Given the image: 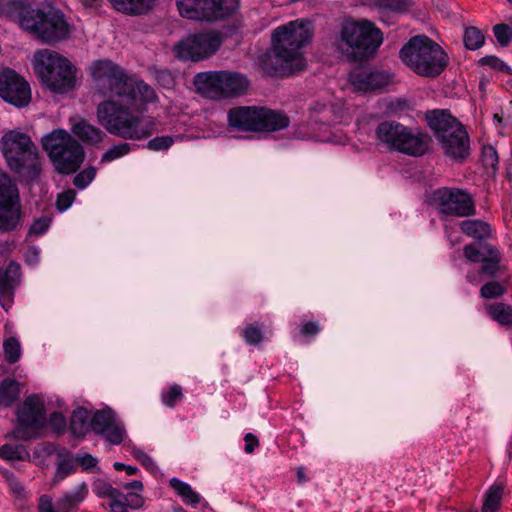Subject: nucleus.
Returning <instances> with one entry per match:
<instances>
[{"instance_id":"obj_22","label":"nucleus","mask_w":512,"mask_h":512,"mask_svg":"<svg viewBox=\"0 0 512 512\" xmlns=\"http://www.w3.org/2000/svg\"><path fill=\"white\" fill-rule=\"evenodd\" d=\"M15 440L29 443L32 437V396L16 409V421L12 431Z\"/></svg>"},{"instance_id":"obj_32","label":"nucleus","mask_w":512,"mask_h":512,"mask_svg":"<svg viewBox=\"0 0 512 512\" xmlns=\"http://www.w3.org/2000/svg\"><path fill=\"white\" fill-rule=\"evenodd\" d=\"M0 458L8 461H25L29 460L30 454L28 446L23 444H5L0 447Z\"/></svg>"},{"instance_id":"obj_57","label":"nucleus","mask_w":512,"mask_h":512,"mask_svg":"<svg viewBox=\"0 0 512 512\" xmlns=\"http://www.w3.org/2000/svg\"><path fill=\"white\" fill-rule=\"evenodd\" d=\"M319 330V324L315 321L303 323L300 328V332L303 336H315Z\"/></svg>"},{"instance_id":"obj_59","label":"nucleus","mask_w":512,"mask_h":512,"mask_svg":"<svg viewBox=\"0 0 512 512\" xmlns=\"http://www.w3.org/2000/svg\"><path fill=\"white\" fill-rule=\"evenodd\" d=\"M244 441V450L248 454L252 453L255 450V448L259 446L258 438L252 433H247L244 437Z\"/></svg>"},{"instance_id":"obj_42","label":"nucleus","mask_w":512,"mask_h":512,"mask_svg":"<svg viewBox=\"0 0 512 512\" xmlns=\"http://www.w3.org/2000/svg\"><path fill=\"white\" fill-rule=\"evenodd\" d=\"M506 293V288L498 281H489L480 289V295L484 299H496Z\"/></svg>"},{"instance_id":"obj_49","label":"nucleus","mask_w":512,"mask_h":512,"mask_svg":"<svg viewBox=\"0 0 512 512\" xmlns=\"http://www.w3.org/2000/svg\"><path fill=\"white\" fill-rule=\"evenodd\" d=\"M243 337L249 345H258L263 340L262 330L259 326L248 325L243 330Z\"/></svg>"},{"instance_id":"obj_15","label":"nucleus","mask_w":512,"mask_h":512,"mask_svg":"<svg viewBox=\"0 0 512 512\" xmlns=\"http://www.w3.org/2000/svg\"><path fill=\"white\" fill-rule=\"evenodd\" d=\"M432 201L439 213L452 217H469L476 213L469 192L459 188L442 187L433 192Z\"/></svg>"},{"instance_id":"obj_30","label":"nucleus","mask_w":512,"mask_h":512,"mask_svg":"<svg viewBox=\"0 0 512 512\" xmlns=\"http://www.w3.org/2000/svg\"><path fill=\"white\" fill-rule=\"evenodd\" d=\"M89 412L83 407L75 409L70 419V430L75 437H83L88 431Z\"/></svg>"},{"instance_id":"obj_31","label":"nucleus","mask_w":512,"mask_h":512,"mask_svg":"<svg viewBox=\"0 0 512 512\" xmlns=\"http://www.w3.org/2000/svg\"><path fill=\"white\" fill-rule=\"evenodd\" d=\"M169 485L174 489L177 495L182 498L184 503L189 505H197L200 503V495L195 492L188 483L178 478H171Z\"/></svg>"},{"instance_id":"obj_56","label":"nucleus","mask_w":512,"mask_h":512,"mask_svg":"<svg viewBox=\"0 0 512 512\" xmlns=\"http://www.w3.org/2000/svg\"><path fill=\"white\" fill-rule=\"evenodd\" d=\"M75 460L81 465L84 469H90L96 466L97 459L93 457L91 454L85 453L83 455H77Z\"/></svg>"},{"instance_id":"obj_2","label":"nucleus","mask_w":512,"mask_h":512,"mask_svg":"<svg viewBox=\"0 0 512 512\" xmlns=\"http://www.w3.org/2000/svg\"><path fill=\"white\" fill-rule=\"evenodd\" d=\"M313 31V23L306 19L290 21L276 28L272 34L267 71L277 76H289L303 70L306 60L302 48L310 42Z\"/></svg>"},{"instance_id":"obj_6","label":"nucleus","mask_w":512,"mask_h":512,"mask_svg":"<svg viewBox=\"0 0 512 512\" xmlns=\"http://www.w3.org/2000/svg\"><path fill=\"white\" fill-rule=\"evenodd\" d=\"M43 149L61 175L78 171L85 160V151L79 141L63 129H56L42 138Z\"/></svg>"},{"instance_id":"obj_17","label":"nucleus","mask_w":512,"mask_h":512,"mask_svg":"<svg viewBox=\"0 0 512 512\" xmlns=\"http://www.w3.org/2000/svg\"><path fill=\"white\" fill-rule=\"evenodd\" d=\"M0 97L5 102L22 108L30 102V85L13 69L0 67Z\"/></svg>"},{"instance_id":"obj_39","label":"nucleus","mask_w":512,"mask_h":512,"mask_svg":"<svg viewBox=\"0 0 512 512\" xmlns=\"http://www.w3.org/2000/svg\"><path fill=\"white\" fill-rule=\"evenodd\" d=\"M58 458L56 473L60 479H63L75 470L74 459L72 454L67 450L60 452Z\"/></svg>"},{"instance_id":"obj_44","label":"nucleus","mask_w":512,"mask_h":512,"mask_svg":"<svg viewBox=\"0 0 512 512\" xmlns=\"http://www.w3.org/2000/svg\"><path fill=\"white\" fill-rule=\"evenodd\" d=\"M3 348L5 358L8 362L14 363L20 358L21 347L17 339L13 337L8 338L4 341Z\"/></svg>"},{"instance_id":"obj_13","label":"nucleus","mask_w":512,"mask_h":512,"mask_svg":"<svg viewBox=\"0 0 512 512\" xmlns=\"http://www.w3.org/2000/svg\"><path fill=\"white\" fill-rule=\"evenodd\" d=\"M176 6L184 18L212 22L231 16L239 0H176Z\"/></svg>"},{"instance_id":"obj_41","label":"nucleus","mask_w":512,"mask_h":512,"mask_svg":"<svg viewBox=\"0 0 512 512\" xmlns=\"http://www.w3.org/2000/svg\"><path fill=\"white\" fill-rule=\"evenodd\" d=\"M93 492L98 498L110 499L112 497H118L120 490L115 488L111 483L103 479H98L93 484Z\"/></svg>"},{"instance_id":"obj_55","label":"nucleus","mask_w":512,"mask_h":512,"mask_svg":"<svg viewBox=\"0 0 512 512\" xmlns=\"http://www.w3.org/2000/svg\"><path fill=\"white\" fill-rule=\"evenodd\" d=\"M124 498L126 501L127 509H140L144 505V497L138 493H129L127 495L124 494Z\"/></svg>"},{"instance_id":"obj_25","label":"nucleus","mask_w":512,"mask_h":512,"mask_svg":"<svg viewBox=\"0 0 512 512\" xmlns=\"http://www.w3.org/2000/svg\"><path fill=\"white\" fill-rule=\"evenodd\" d=\"M483 250L484 255L480 261L482 265L479 273L488 277H495L500 272L502 256L499 250L490 244L484 245Z\"/></svg>"},{"instance_id":"obj_12","label":"nucleus","mask_w":512,"mask_h":512,"mask_svg":"<svg viewBox=\"0 0 512 512\" xmlns=\"http://www.w3.org/2000/svg\"><path fill=\"white\" fill-rule=\"evenodd\" d=\"M0 150L13 172L21 175L30 171L32 140L28 133L18 128L5 132L0 139Z\"/></svg>"},{"instance_id":"obj_8","label":"nucleus","mask_w":512,"mask_h":512,"mask_svg":"<svg viewBox=\"0 0 512 512\" xmlns=\"http://www.w3.org/2000/svg\"><path fill=\"white\" fill-rule=\"evenodd\" d=\"M378 144L389 151L420 157L429 149L430 136L396 121H383L375 129Z\"/></svg>"},{"instance_id":"obj_37","label":"nucleus","mask_w":512,"mask_h":512,"mask_svg":"<svg viewBox=\"0 0 512 512\" xmlns=\"http://www.w3.org/2000/svg\"><path fill=\"white\" fill-rule=\"evenodd\" d=\"M485 36L474 26L468 27L464 31L463 42L467 49L476 50L483 46Z\"/></svg>"},{"instance_id":"obj_48","label":"nucleus","mask_w":512,"mask_h":512,"mask_svg":"<svg viewBox=\"0 0 512 512\" xmlns=\"http://www.w3.org/2000/svg\"><path fill=\"white\" fill-rule=\"evenodd\" d=\"M56 451V446L52 443H39L34 447V458L37 459V465H43L46 457L51 456Z\"/></svg>"},{"instance_id":"obj_33","label":"nucleus","mask_w":512,"mask_h":512,"mask_svg":"<svg viewBox=\"0 0 512 512\" xmlns=\"http://www.w3.org/2000/svg\"><path fill=\"white\" fill-rule=\"evenodd\" d=\"M372 4L380 12L391 11L394 13H406L414 5L413 0H372Z\"/></svg>"},{"instance_id":"obj_47","label":"nucleus","mask_w":512,"mask_h":512,"mask_svg":"<svg viewBox=\"0 0 512 512\" xmlns=\"http://www.w3.org/2000/svg\"><path fill=\"white\" fill-rule=\"evenodd\" d=\"M76 198V192L73 189H67L57 195L56 208L60 212L66 211L71 207Z\"/></svg>"},{"instance_id":"obj_36","label":"nucleus","mask_w":512,"mask_h":512,"mask_svg":"<svg viewBox=\"0 0 512 512\" xmlns=\"http://www.w3.org/2000/svg\"><path fill=\"white\" fill-rule=\"evenodd\" d=\"M503 495V487L500 485H493L490 487L485 495L482 506V512H497L500 507Z\"/></svg>"},{"instance_id":"obj_64","label":"nucleus","mask_w":512,"mask_h":512,"mask_svg":"<svg viewBox=\"0 0 512 512\" xmlns=\"http://www.w3.org/2000/svg\"><path fill=\"white\" fill-rule=\"evenodd\" d=\"M124 471L127 473V475H134L138 472V468L135 466L126 465Z\"/></svg>"},{"instance_id":"obj_26","label":"nucleus","mask_w":512,"mask_h":512,"mask_svg":"<svg viewBox=\"0 0 512 512\" xmlns=\"http://www.w3.org/2000/svg\"><path fill=\"white\" fill-rule=\"evenodd\" d=\"M88 494V488L85 483L79 484L73 491L65 493L56 501V508L60 512H70L84 501Z\"/></svg>"},{"instance_id":"obj_54","label":"nucleus","mask_w":512,"mask_h":512,"mask_svg":"<svg viewBox=\"0 0 512 512\" xmlns=\"http://www.w3.org/2000/svg\"><path fill=\"white\" fill-rule=\"evenodd\" d=\"M108 508L110 512H129L127 509L124 494L120 491L118 497L109 499Z\"/></svg>"},{"instance_id":"obj_9","label":"nucleus","mask_w":512,"mask_h":512,"mask_svg":"<svg viewBox=\"0 0 512 512\" xmlns=\"http://www.w3.org/2000/svg\"><path fill=\"white\" fill-rule=\"evenodd\" d=\"M34 60L36 72L47 89L63 94L75 87V70L65 57L44 49L34 55Z\"/></svg>"},{"instance_id":"obj_43","label":"nucleus","mask_w":512,"mask_h":512,"mask_svg":"<svg viewBox=\"0 0 512 512\" xmlns=\"http://www.w3.org/2000/svg\"><path fill=\"white\" fill-rule=\"evenodd\" d=\"M97 170L89 166L78 172L73 178V185L78 189H85L96 177Z\"/></svg>"},{"instance_id":"obj_16","label":"nucleus","mask_w":512,"mask_h":512,"mask_svg":"<svg viewBox=\"0 0 512 512\" xmlns=\"http://www.w3.org/2000/svg\"><path fill=\"white\" fill-rule=\"evenodd\" d=\"M20 220V204L16 185L4 172H0V230L10 231Z\"/></svg>"},{"instance_id":"obj_63","label":"nucleus","mask_w":512,"mask_h":512,"mask_svg":"<svg viewBox=\"0 0 512 512\" xmlns=\"http://www.w3.org/2000/svg\"><path fill=\"white\" fill-rule=\"evenodd\" d=\"M297 479L299 483H303L307 480L305 474H304V468L299 467L297 469Z\"/></svg>"},{"instance_id":"obj_46","label":"nucleus","mask_w":512,"mask_h":512,"mask_svg":"<svg viewBox=\"0 0 512 512\" xmlns=\"http://www.w3.org/2000/svg\"><path fill=\"white\" fill-rule=\"evenodd\" d=\"M173 143L174 139L169 135L158 136L150 139L146 144V148L152 151H163L169 149Z\"/></svg>"},{"instance_id":"obj_62","label":"nucleus","mask_w":512,"mask_h":512,"mask_svg":"<svg viewBox=\"0 0 512 512\" xmlns=\"http://www.w3.org/2000/svg\"><path fill=\"white\" fill-rule=\"evenodd\" d=\"M121 487L125 490H136L142 491L144 486L140 480H133L131 482L121 484Z\"/></svg>"},{"instance_id":"obj_52","label":"nucleus","mask_w":512,"mask_h":512,"mask_svg":"<svg viewBox=\"0 0 512 512\" xmlns=\"http://www.w3.org/2000/svg\"><path fill=\"white\" fill-rule=\"evenodd\" d=\"M482 162L486 167L495 168L498 164V154L494 147L488 145L482 149Z\"/></svg>"},{"instance_id":"obj_61","label":"nucleus","mask_w":512,"mask_h":512,"mask_svg":"<svg viewBox=\"0 0 512 512\" xmlns=\"http://www.w3.org/2000/svg\"><path fill=\"white\" fill-rule=\"evenodd\" d=\"M156 78L159 82L169 86L173 83L171 73L167 70H161L156 73Z\"/></svg>"},{"instance_id":"obj_7","label":"nucleus","mask_w":512,"mask_h":512,"mask_svg":"<svg viewBox=\"0 0 512 512\" xmlns=\"http://www.w3.org/2000/svg\"><path fill=\"white\" fill-rule=\"evenodd\" d=\"M228 125L240 132H275L290 124L281 111L265 106H237L227 113Z\"/></svg>"},{"instance_id":"obj_40","label":"nucleus","mask_w":512,"mask_h":512,"mask_svg":"<svg viewBox=\"0 0 512 512\" xmlns=\"http://www.w3.org/2000/svg\"><path fill=\"white\" fill-rule=\"evenodd\" d=\"M131 151V145L127 142H121L111 146L102 154L100 162L108 163L127 155Z\"/></svg>"},{"instance_id":"obj_29","label":"nucleus","mask_w":512,"mask_h":512,"mask_svg":"<svg viewBox=\"0 0 512 512\" xmlns=\"http://www.w3.org/2000/svg\"><path fill=\"white\" fill-rule=\"evenodd\" d=\"M23 385L11 378H6L0 383V404L11 406L20 396Z\"/></svg>"},{"instance_id":"obj_14","label":"nucleus","mask_w":512,"mask_h":512,"mask_svg":"<svg viewBox=\"0 0 512 512\" xmlns=\"http://www.w3.org/2000/svg\"><path fill=\"white\" fill-rule=\"evenodd\" d=\"M222 36L217 31H206L190 35L177 42L172 51L184 61H201L212 56L221 46Z\"/></svg>"},{"instance_id":"obj_10","label":"nucleus","mask_w":512,"mask_h":512,"mask_svg":"<svg viewBox=\"0 0 512 512\" xmlns=\"http://www.w3.org/2000/svg\"><path fill=\"white\" fill-rule=\"evenodd\" d=\"M193 83L200 94L211 99L242 96L250 86L245 75L226 70L197 73Z\"/></svg>"},{"instance_id":"obj_28","label":"nucleus","mask_w":512,"mask_h":512,"mask_svg":"<svg viewBox=\"0 0 512 512\" xmlns=\"http://www.w3.org/2000/svg\"><path fill=\"white\" fill-rule=\"evenodd\" d=\"M460 230L468 237L478 241L486 240L491 236V227L487 222L479 219L464 220L460 223Z\"/></svg>"},{"instance_id":"obj_38","label":"nucleus","mask_w":512,"mask_h":512,"mask_svg":"<svg viewBox=\"0 0 512 512\" xmlns=\"http://www.w3.org/2000/svg\"><path fill=\"white\" fill-rule=\"evenodd\" d=\"M12 495L15 497V500L22 503L27 499V491L22 483L14 476L13 473L4 470L2 471Z\"/></svg>"},{"instance_id":"obj_50","label":"nucleus","mask_w":512,"mask_h":512,"mask_svg":"<svg viewBox=\"0 0 512 512\" xmlns=\"http://www.w3.org/2000/svg\"><path fill=\"white\" fill-rule=\"evenodd\" d=\"M182 397V388L178 384L172 385L167 392L162 393V401L167 407H174Z\"/></svg>"},{"instance_id":"obj_11","label":"nucleus","mask_w":512,"mask_h":512,"mask_svg":"<svg viewBox=\"0 0 512 512\" xmlns=\"http://www.w3.org/2000/svg\"><path fill=\"white\" fill-rule=\"evenodd\" d=\"M73 24L51 0H43L34 10V35L43 43L55 45L67 40Z\"/></svg>"},{"instance_id":"obj_5","label":"nucleus","mask_w":512,"mask_h":512,"mask_svg":"<svg viewBox=\"0 0 512 512\" xmlns=\"http://www.w3.org/2000/svg\"><path fill=\"white\" fill-rule=\"evenodd\" d=\"M426 121L446 156L456 161H463L469 156L468 133L455 117L444 110H433L426 113Z\"/></svg>"},{"instance_id":"obj_4","label":"nucleus","mask_w":512,"mask_h":512,"mask_svg":"<svg viewBox=\"0 0 512 512\" xmlns=\"http://www.w3.org/2000/svg\"><path fill=\"white\" fill-rule=\"evenodd\" d=\"M399 57L414 73L434 78L448 65L446 52L426 35H417L401 48Z\"/></svg>"},{"instance_id":"obj_23","label":"nucleus","mask_w":512,"mask_h":512,"mask_svg":"<svg viewBox=\"0 0 512 512\" xmlns=\"http://www.w3.org/2000/svg\"><path fill=\"white\" fill-rule=\"evenodd\" d=\"M19 279V264L11 262L6 268L0 269V304L5 310L11 307L13 290Z\"/></svg>"},{"instance_id":"obj_1","label":"nucleus","mask_w":512,"mask_h":512,"mask_svg":"<svg viewBox=\"0 0 512 512\" xmlns=\"http://www.w3.org/2000/svg\"><path fill=\"white\" fill-rule=\"evenodd\" d=\"M96 91L107 97L97 106L98 122L107 132L123 139L142 140L152 134V125L134 114L135 89L127 74L111 60H96L91 66Z\"/></svg>"},{"instance_id":"obj_60","label":"nucleus","mask_w":512,"mask_h":512,"mask_svg":"<svg viewBox=\"0 0 512 512\" xmlns=\"http://www.w3.org/2000/svg\"><path fill=\"white\" fill-rule=\"evenodd\" d=\"M134 457L145 467L151 469L154 467L152 458L143 451H135Z\"/></svg>"},{"instance_id":"obj_3","label":"nucleus","mask_w":512,"mask_h":512,"mask_svg":"<svg viewBox=\"0 0 512 512\" xmlns=\"http://www.w3.org/2000/svg\"><path fill=\"white\" fill-rule=\"evenodd\" d=\"M383 42V34L369 20H346L334 40L335 49L349 62L363 61L377 51Z\"/></svg>"},{"instance_id":"obj_51","label":"nucleus","mask_w":512,"mask_h":512,"mask_svg":"<svg viewBox=\"0 0 512 512\" xmlns=\"http://www.w3.org/2000/svg\"><path fill=\"white\" fill-rule=\"evenodd\" d=\"M480 63L482 65L489 66L490 68H492L494 70L502 71L507 74L512 73L511 68L496 56H485L480 59Z\"/></svg>"},{"instance_id":"obj_53","label":"nucleus","mask_w":512,"mask_h":512,"mask_svg":"<svg viewBox=\"0 0 512 512\" xmlns=\"http://www.w3.org/2000/svg\"><path fill=\"white\" fill-rule=\"evenodd\" d=\"M463 255L467 261L477 263L484 255L476 244L470 243L463 247Z\"/></svg>"},{"instance_id":"obj_21","label":"nucleus","mask_w":512,"mask_h":512,"mask_svg":"<svg viewBox=\"0 0 512 512\" xmlns=\"http://www.w3.org/2000/svg\"><path fill=\"white\" fill-rule=\"evenodd\" d=\"M44 404L38 395H34V438L40 434V431L46 427L57 435L61 434L66 427V420L61 413L54 412L50 415L48 422H46L43 415Z\"/></svg>"},{"instance_id":"obj_20","label":"nucleus","mask_w":512,"mask_h":512,"mask_svg":"<svg viewBox=\"0 0 512 512\" xmlns=\"http://www.w3.org/2000/svg\"><path fill=\"white\" fill-rule=\"evenodd\" d=\"M393 82V75L385 71H359L350 75V83L357 91H376Z\"/></svg>"},{"instance_id":"obj_24","label":"nucleus","mask_w":512,"mask_h":512,"mask_svg":"<svg viewBox=\"0 0 512 512\" xmlns=\"http://www.w3.org/2000/svg\"><path fill=\"white\" fill-rule=\"evenodd\" d=\"M71 130L72 133L82 142L92 146L101 143L106 136L100 128L88 123L85 120H81L74 124Z\"/></svg>"},{"instance_id":"obj_18","label":"nucleus","mask_w":512,"mask_h":512,"mask_svg":"<svg viewBox=\"0 0 512 512\" xmlns=\"http://www.w3.org/2000/svg\"><path fill=\"white\" fill-rule=\"evenodd\" d=\"M90 428L112 445L122 443L126 434L124 427L115 421L114 413L109 408L94 413Z\"/></svg>"},{"instance_id":"obj_19","label":"nucleus","mask_w":512,"mask_h":512,"mask_svg":"<svg viewBox=\"0 0 512 512\" xmlns=\"http://www.w3.org/2000/svg\"><path fill=\"white\" fill-rule=\"evenodd\" d=\"M0 16L15 21L32 33V10L29 0H0Z\"/></svg>"},{"instance_id":"obj_27","label":"nucleus","mask_w":512,"mask_h":512,"mask_svg":"<svg viewBox=\"0 0 512 512\" xmlns=\"http://www.w3.org/2000/svg\"><path fill=\"white\" fill-rule=\"evenodd\" d=\"M156 0H109L112 6L125 14L141 15L152 9Z\"/></svg>"},{"instance_id":"obj_35","label":"nucleus","mask_w":512,"mask_h":512,"mask_svg":"<svg viewBox=\"0 0 512 512\" xmlns=\"http://www.w3.org/2000/svg\"><path fill=\"white\" fill-rule=\"evenodd\" d=\"M127 82L135 89V106L138 108V101L141 103H150L156 100L157 96L154 89L143 81L133 83L127 75Z\"/></svg>"},{"instance_id":"obj_34","label":"nucleus","mask_w":512,"mask_h":512,"mask_svg":"<svg viewBox=\"0 0 512 512\" xmlns=\"http://www.w3.org/2000/svg\"><path fill=\"white\" fill-rule=\"evenodd\" d=\"M489 316L501 325L512 324V306L497 302L487 307Z\"/></svg>"},{"instance_id":"obj_58","label":"nucleus","mask_w":512,"mask_h":512,"mask_svg":"<svg viewBox=\"0 0 512 512\" xmlns=\"http://www.w3.org/2000/svg\"><path fill=\"white\" fill-rule=\"evenodd\" d=\"M51 223V218L43 217L34 221V235H40L45 233Z\"/></svg>"},{"instance_id":"obj_45","label":"nucleus","mask_w":512,"mask_h":512,"mask_svg":"<svg viewBox=\"0 0 512 512\" xmlns=\"http://www.w3.org/2000/svg\"><path fill=\"white\" fill-rule=\"evenodd\" d=\"M494 36L501 47H506L512 39V25L501 23L493 27Z\"/></svg>"}]
</instances>
